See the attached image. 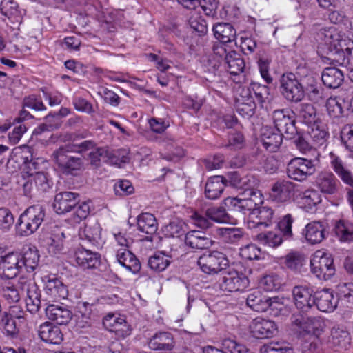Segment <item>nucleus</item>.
I'll list each match as a JSON object with an SVG mask.
<instances>
[{
  "label": "nucleus",
  "mask_w": 353,
  "mask_h": 353,
  "mask_svg": "<svg viewBox=\"0 0 353 353\" xmlns=\"http://www.w3.org/2000/svg\"><path fill=\"white\" fill-rule=\"evenodd\" d=\"M20 252H11L0 257V277L12 279L22 270Z\"/></svg>",
  "instance_id": "obj_10"
},
{
  "label": "nucleus",
  "mask_w": 353,
  "mask_h": 353,
  "mask_svg": "<svg viewBox=\"0 0 353 353\" xmlns=\"http://www.w3.org/2000/svg\"><path fill=\"white\" fill-rule=\"evenodd\" d=\"M227 182L234 188L248 191V190L253 188L255 180L252 176L245 175L241 176L237 172H232L228 174Z\"/></svg>",
  "instance_id": "obj_33"
},
{
  "label": "nucleus",
  "mask_w": 353,
  "mask_h": 353,
  "mask_svg": "<svg viewBox=\"0 0 353 353\" xmlns=\"http://www.w3.org/2000/svg\"><path fill=\"white\" fill-rule=\"evenodd\" d=\"M296 111L299 119L310 127L321 121L316 119V109L311 103H301L296 108Z\"/></svg>",
  "instance_id": "obj_36"
},
{
  "label": "nucleus",
  "mask_w": 353,
  "mask_h": 353,
  "mask_svg": "<svg viewBox=\"0 0 353 353\" xmlns=\"http://www.w3.org/2000/svg\"><path fill=\"white\" fill-rule=\"evenodd\" d=\"M14 222L11 211L6 208H0V229L3 232L8 231Z\"/></svg>",
  "instance_id": "obj_59"
},
{
  "label": "nucleus",
  "mask_w": 353,
  "mask_h": 353,
  "mask_svg": "<svg viewBox=\"0 0 353 353\" xmlns=\"http://www.w3.org/2000/svg\"><path fill=\"white\" fill-rule=\"evenodd\" d=\"M15 310H19V308L16 306L11 307L10 312H3L0 315V327L10 336H14L18 333L14 318L22 317L21 314H15Z\"/></svg>",
  "instance_id": "obj_30"
},
{
  "label": "nucleus",
  "mask_w": 353,
  "mask_h": 353,
  "mask_svg": "<svg viewBox=\"0 0 353 353\" xmlns=\"http://www.w3.org/2000/svg\"><path fill=\"white\" fill-rule=\"evenodd\" d=\"M70 150L65 146L59 147L54 150L52 157L59 169L65 174H72L79 170L83 166V161L79 157L69 155Z\"/></svg>",
  "instance_id": "obj_6"
},
{
  "label": "nucleus",
  "mask_w": 353,
  "mask_h": 353,
  "mask_svg": "<svg viewBox=\"0 0 353 353\" xmlns=\"http://www.w3.org/2000/svg\"><path fill=\"white\" fill-rule=\"evenodd\" d=\"M225 63L232 75L236 76L242 73L245 67L244 60L234 51H231L226 55Z\"/></svg>",
  "instance_id": "obj_42"
},
{
  "label": "nucleus",
  "mask_w": 353,
  "mask_h": 353,
  "mask_svg": "<svg viewBox=\"0 0 353 353\" xmlns=\"http://www.w3.org/2000/svg\"><path fill=\"white\" fill-rule=\"evenodd\" d=\"M320 190L325 194L331 193V173L327 172H321L316 181Z\"/></svg>",
  "instance_id": "obj_63"
},
{
  "label": "nucleus",
  "mask_w": 353,
  "mask_h": 353,
  "mask_svg": "<svg viewBox=\"0 0 353 353\" xmlns=\"http://www.w3.org/2000/svg\"><path fill=\"white\" fill-rule=\"evenodd\" d=\"M294 219L290 214L284 215L278 222L277 228L285 240L292 239L293 232L292 225Z\"/></svg>",
  "instance_id": "obj_48"
},
{
  "label": "nucleus",
  "mask_w": 353,
  "mask_h": 353,
  "mask_svg": "<svg viewBox=\"0 0 353 353\" xmlns=\"http://www.w3.org/2000/svg\"><path fill=\"white\" fill-rule=\"evenodd\" d=\"M195 8L200 6L205 14L209 17H214L216 14V10L219 2L217 0H196Z\"/></svg>",
  "instance_id": "obj_62"
},
{
  "label": "nucleus",
  "mask_w": 353,
  "mask_h": 353,
  "mask_svg": "<svg viewBox=\"0 0 353 353\" xmlns=\"http://www.w3.org/2000/svg\"><path fill=\"white\" fill-rule=\"evenodd\" d=\"M270 297L263 294L259 290H256L248 295L247 305L254 311L263 312L268 310V301Z\"/></svg>",
  "instance_id": "obj_34"
},
{
  "label": "nucleus",
  "mask_w": 353,
  "mask_h": 353,
  "mask_svg": "<svg viewBox=\"0 0 353 353\" xmlns=\"http://www.w3.org/2000/svg\"><path fill=\"white\" fill-rule=\"evenodd\" d=\"M20 262L22 269L28 272H33L38 266L40 255L35 246L26 245L20 252Z\"/></svg>",
  "instance_id": "obj_22"
},
{
  "label": "nucleus",
  "mask_w": 353,
  "mask_h": 353,
  "mask_svg": "<svg viewBox=\"0 0 353 353\" xmlns=\"http://www.w3.org/2000/svg\"><path fill=\"white\" fill-rule=\"evenodd\" d=\"M321 202L319 192L313 190L305 191L300 197L299 203L301 207L307 212H313L315 207Z\"/></svg>",
  "instance_id": "obj_43"
},
{
  "label": "nucleus",
  "mask_w": 353,
  "mask_h": 353,
  "mask_svg": "<svg viewBox=\"0 0 353 353\" xmlns=\"http://www.w3.org/2000/svg\"><path fill=\"white\" fill-rule=\"evenodd\" d=\"M45 217V209L41 205L28 207L19 216L17 225L22 236H29L35 232Z\"/></svg>",
  "instance_id": "obj_2"
},
{
  "label": "nucleus",
  "mask_w": 353,
  "mask_h": 353,
  "mask_svg": "<svg viewBox=\"0 0 353 353\" xmlns=\"http://www.w3.org/2000/svg\"><path fill=\"white\" fill-rule=\"evenodd\" d=\"M44 291L53 300L65 299L68 295L67 286L56 274H48L42 277Z\"/></svg>",
  "instance_id": "obj_12"
},
{
  "label": "nucleus",
  "mask_w": 353,
  "mask_h": 353,
  "mask_svg": "<svg viewBox=\"0 0 353 353\" xmlns=\"http://www.w3.org/2000/svg\"><path fill=\"white\" fill-rule=\"evenodd\" d=\"M314 172V168L310 160L304 158H294L288 163V176L293 180L303 181Z\"/></svg>",
  "instance_id": "obj_9"
},
{
  "label": "nucleus",
  "mask_w": 353,
  "mask_h": 353,
  "mask_svg": "<svg viewBox=\"0 0 353 353\" xmlns=\"http://www.w3.org/2000/svg\"><path fill=\"white\" fill-rule=\"evenodd\" d=\"M284 135L270 128H263L261 142L264 148L270 152H275L281 146Z\"/></svg>",
  "instance_id": "obj_26"
},
{
  "label": "nucleus",
  "mask_w": 353,
  "mask_h": 353,
  "mask_svg": "<svg viewBox=\"0 0 353 353\" xmlns=\"http://www.w3.org/2000/svg\"><path fill=\"white\" fill-rule=\"evenodd\" d=\"M292 294L296 307L303 312L310 309L316 303L313 290L307 285L295 286L292 290Z\"/></svg>",
  "instance_id": "obj_16"
},
{
  "label": "nucleus",
  "mask_w": 353,
  "mask_h": 353,
  "mask_svg": "<svg viewBox=\"0 0 353 353\" xmlns=\"http://www.w3.org/2000/svg\"><path fill=\"white\" fill-rule=\"evenodd\" d=\"M163 232L167 236L179 237L184 233L183 223L179 221H171L164 227Z\"/></svg>",
  "instance_id": "obj_64"
},
{
  "label": "nucleus",
  "mask_w": 353,
  "mask_h": 353,
  "mask_svg": "<svg viewBox=\"0 0 353 353\" xmlns=\"http://www.w3.org/2000/svg\"><path fill=\"white\" fill-rule=\"evenodd\" d=\"M137 224L140 232L150 235L146 237V240L152 241V235L154 234L158 229V223L155 216L151 213H141L137 217Z\"/></svg>",
  "instance_id": "obj_25"
},
{
  "label": "nucleus",
  "mask_w": 353,
  "mask_h": 353,
  "mask_svg": "<svg viewBox=\"0 0 353 353\" xmlns=\"http://www.w3.org/2000/svg\"><path fill=\"white\" fill-rule=\"evenodd\" d=\"M117 259L118 262L133 274L138 273L141 270V263L136 256L126 248L117 250Z\"/></svg>",
  "instance_id": "obj_28"
},
{
  "label": "nucleus",
  "mask_w": 353,
  "mask_h": 353,
  "mask_svg": "<svg viewBox=\"0 0 353 353\" xmlns=\"http://www.w3.org/2000/svg\"><path fill=\"white\" fill-rule=\"evenodd\" d=\"M170 264V259L162 252L156 253L151 256L148 262L150 268L156 272L165 270Z\"/></svg>",
  "instance_id": "obj_47"
},
{
  "label": "nucleus",
  "mask_w": 353,
  "mask_h": 353,
  "mask_svg": "<svg viewBox=\"0 0 353 353\" xmlns=\"http://www.w3.org/2000/svg\"><path fill=\"white\" fill-rule=\"evenodd\" d=\"M349 110V103L344 97H337L332 93V114L335 118L343 117L344 112Z\"/></svg>",
  "instance_id": "obj_53"
},
{
  "label": "nucleus",
  "mask_w": 353,
  "mask_h": 353,
  "mask_svg": "<svg viewBox=\"0 0 353 353\" xmlns=\"http://www.w3.org/2000/svg\"><path fill=\"white\" fill-rule=\"evenodd\" d=\"M304 257L299 252H290L285 257V265L293 270L299 269L303 265Z\"/></svg>",
  "instance_id": "obj_57"
},
{
  "label": "nucleus",
  "mask_w": 353,
  "mask_h": 353,
  "mask_svg": "<svg viewBox=\"0 0 353 353\" xmlns=\"http://www.w3.org/2000/svg\"><path fill=\"white\" fill-rule=\"evenodd\" d=\"M65 234L63 232L52 233L46 239V246L48 252L55 255L62 252L64 248Z\"/></svg>",
  "instance_id": "obj_40"
},
{
  "label": "nucleus",
  "mask_w": 353,
  "mask_h": 353,
  "mask_svg": "<svg viewBox=\"0 0 353 353\" xmlns=\"http://www.w3.org/2000/svg\"><path fill=\"white\" fill-rule=\"evenodd\" d=\"M214 37L222 43H230L235 40L236 32L229 23H218L213 26Z\"/></svg>",
  "instance_id": "obj_32"
},
{
  "label": "nucleus",
  "mask_w": 353,
  "mask_h": 353,
  "mask_svg": "<svg viewBox=\"0 0 353 353\" xmlns=\"http://www.w3.org/2000/svg\"><path fill=\"white\" fill-rule=\"evenodd\" d=\"M302 234L308 243L317 244L325 238V228L319 221H312L305 225Z\"/></svg>",
  "instance_id": "obj_24"
},
{
  "label": "nucleus",
  "mask_w": 353,
  "mask_h": 353,
  "mask_svg": "<svg viewBox=\"0 0 353 353\" xmlns=\"http://www.w3.org/2000/svg\"><path fill=\"white\" fill-rule=\"evenodd\" d=\"M292 350L285 343L271 342L260 348V353H292Z\"/></svg>",
  "instance_id": "obj_54"
},
{
  "label": "nucleus",
  "mask_w": 353,
  "mask_h": 353,
  "mask_svg": "<svg viewBox=\"0 0 353 353\" xmlns=\"http://www.w3.org/2000/svg\"><path fill=\"white\" fill-rule=\"evenodd\" d=\"M250 330L254 337L265 339L272 337L277 330V327L274 321L258 317L252 320Z\"/></svg>",
  "instance_id": "obj_18"
},
{
  "label": "nucleus",
  "mask_w": 353,
  "mask_h": 353,
  "mask_svg": "<svg viewBox=\"0 0 353 353\" xmlns=\"http://www.w3.org/2000/svg\"><path fill=\"white\" fill-rule=\"evenodd\" d=\"M185 243L192 249H208L213 244V241L199 231L188 232L185 236Z\"/></svg>",
  "instance_id": "obj_27"
},
{
  "label": "nucleus",
  "mask_w": 353,
  "mask_h": 353,
  "mask_svg": "<svg viewBox=\"0 0 353 353\" xmlns=\"http://www.w3.org/2000/svg\"><path fill=\"white\" fill-rule=\"evenodd\" d=\"M197 264L203 272L215 274L225 270L229 266V260L221 252L206 251L198 258Z\"/></svg>",
  "instance_id": "obj_3"
},
{
  "label": "nucleus",
  "mask_w": 353,
  "mask_h": 353,
  "mask_svg": "<svg viewBox=\"0 0 353 353\" xmlns=\"http://www.w3.org/2000/svg\"><path fill=\"white\" fill-rule=\"evenodd\" d=\"M220 234L225 242L234 243L243 237V232L240 228H225L220 229Z\"/></svg>",
  "instance_id": "obj_51"
},
{
  "label": "nucleus",
  "mask_w": 353,
  "mask_h": 353,
  "mask_svg": "<svg viewBox=\"0 0 353 353\" xmlns=\"http://www.w3.org/2000/svg\"><path fill=\"white\" fill-rule=\"evenodd\" d=\"M40 339L45 343L59 345L63 340V334L61 329L50 322L42 323L38 330Z\"/></svg>",
  "instance_id": "obj_20"
},
{
  "label": "nucleus",
  "mask_w": 353,
  "mask_h": 353,
  "mask_svg": "<svg viewBox=\"0 0 353 353\" xmlns=\"http://www.w3.org/2000/svg\"><path fill=\"white\" fill-rule=\"evenodd\" d=\"M92 305L87 302L79 304L77 325L79 327H86L91 325L94 314H92Z\"/></svg>",
  "instance_id": "obj_41"
},
{
  "label": "nucleus",
  "mask_w": 353,
  "mask_h": 353,
  "mask_svg": "<svg viewBox=\"0 0 353 353\" xmlns=\"http://www.w3.org/2000/svg\"><path fill=\"white\" fill-rule=\"evenodd\" d=\"M251 88L261 106H263V103L269 101L271 99L270 90L268 86L261 85L259 83H252Z\"/></svg>",
  "instance_id": "obj_52"
},
{
  "label": "nucleus",
  "mask_w": 353,
  "mask_h": 353,
  "mask_svg": "<svg viewBox=\"0 0 353 353\" xmlns=\"http://www.w3.org/2000/svg\"><path fill=\"white\" fill-rule=\"evenodd\" d=\"M332 46H334V48H332V66L345 65L347 62L346 57L347 54L344 50L345 41L338 39V43L332 41Z\"/></svg>",
  "instance_id": "obj_45"
},
{
  "label": "nucleus",
  "mask_w": 353,
  "mask_h": 353,
  "mask_svg": "<svg viewBox=\"0 0 353 353\" xmlns=\"http://www.w3.org/2000/svg\"><path fill=\"white\" fill-rule=\"evenodd\" d=\"M336 290L339 301L353 303V283H340Z\"/></svg>",
  "instance_id": "obj_50"
},
{
  "label": "nucleus",
  "mask_w": 353,
  "mask_h": 353,
  "mask_svg": "<svg viewBox=\"0 0 353 353\" xmlns=\"http://www.w3.org/2000/svg\"><path fill=\"white\" fill-rule=\"evenodd\" d=\"M1 294L9 303H17L20 300L19 290L12 285L3 286Z\"/></svg>",
  "instance_id": "obj_61"
},
{
  "label": "nucleus",
  "mask_w": 353,
  "mask_h": 353,
  "mask_svg": "<svg viewBox=\"0 0 353 353\" xmlns=\"http://www.w3.org/2000/svg\"><path fill=\"white\" fill-rule=\"evenodd\" d=\"M46 317L58 325H67L72 318V312L63 305L51 304L46 309Z\"/></svg>",
  "instance_id": "obj_19"
},
{
  "label": "nucleus",
  "mask_w": 353,
  "mask_h": 353,
  "mask_svg": "<svg viewBox=\"0 0 353 353\" xmlns=\"http://www.w3.org/2000/svg\"><path fill=\"white\" fill-rule=\"evenodd\" d=\"M332 168L338 176L347 185L353 187V174L339 157L332 154Z\"/></svg>",
  "instance_id": "obj_37"
},
{
  "label": "nucleus",
  "mask_w": 353,
  "mask_h": 353,
  "mask_svg": "<svg viewBox=\"0 0 353 353\" xmlns=\"http://www.w3.org/2000/svg\"><path fill=\"white\" fill-rule=\"evenodd\" d=\"M350 345V333L343 327H338L332 330V348L336 351L345 350Z\"/></svg>",
  "instance_id": "obj_39"
},
{
  "label": "nucleus",
  "mask_w": 353,
  "mask_h": 353,
  "mask_svg": "<svg viewBox=\"0 0 353 353\" xmlns=\"http://www.w3.org/2000/svg\"><path fill=\"white\" fill-rule=\"evenodd\" d=\"M1 11L12 23L20 24L22 22L23 12L14 1L3 0L1 3Z\"/></svg>",
  "instance_id": "obj_35"
},
{
  "label": "nucleus",
  "mask_w": 353,
  "mask_h": 353,
  "mask_svg": "<svg viewBox=\"0 0 353 353\" xmlns=\"http://www.w3.org/2000/svg\"><path fill=\"white\" fill-rule=\"evenodd\" d=\"M218 283L221 290L232 292L246 289L249 286V280L243 273L229 269L223 274Z\"/></svg>",
  "instance_id": "obj_7"
},
{
  "label": "nucleus",
  "mask_w": 353,
  "mask_h": 353,
  "mask_svg": "<svg viewBox=\"0 0 353 353\" xmlns=\"http://www.w3.org/2000/svg\"><path fill=\"white\" fill-rule=\"evenodd\" d=\"M80 196L77 192L64 191L54 196L53 208L56 213L62 214L70 212L79 203Z\"/></svg>",
  "instance_id": "obj_14"
},
{
  "label": "nucleus",
  "mask_w": 353,
  "mask_h": 353,
  "mask_svg": "<svg viewBox=\"0 0 353 353\" xmlns=\"http://www.w3.org/2000/svg\"><path fill=\"white\" fill-rule=\"evenodd\" d=\"M262 203V194L252 188L243 191L241 197L226 198L223 204L227 207L228 210L245 214L247 211L253 212Z\"/></svg>",
  "instance_id": "obj_1"
},
{
  "label": "nucleus",
  "mask_w": 353,
  "mask_h": 353,
  "mask_svg": "<svg viewBox=\"0 0 353 353\" xmlns=\"http://www.w3.org/2000/svg\"><path fill=\"white\" fill-rule=\"evenodd\" d=\"M148 345L154 350H171L174 345L172 334L167 332L157 333L150 340Z\"/></svg>",
  "instance_id": "obj_31"
},
{
  "label": "nucleus",
  "mask_w": 353,
  "mask_h": 353,
  "mask_svg": "<svg viewBox=\"0 0 353 353\" xmlns=\"http://www.w3.org/2000/svg\"><path fill=\"white\" fill-rule=\"evenodd\" d=\"M274 216V211L271 208L267 206L258 207L253 212L249 213L247 222L248 228L256 229L267 228L272 223Z\"/></svg>",
  "instance_id": "obj_15"
},
{
  "label": "nucleus",
  "mask_w": 353,
  "mask_h": 353,
  "mask_svg": "<svg viewBox=\"0 0 353 353\" xmlns=\"http://www.w3.org/2000/svg\"><path fill=\"white\" fill-rule=\"evenodd\" d=\"M282 285L281 278L276 274L267 275L261 281V285L268 292L278 290Z\"/></svg>",
  "instance_id": "obj_56"
},
{
  "label": "nucleus",
  "mask_w": 353,
  "mask_h": 353,
  "mask_svg": "<svg viewBox=\"0 0 353 353\" xmlns=\"http://www.w3.org/2000/svg\"><path fill=\"white\" fill-rule=\"evenodd\" d=\"M334 232L341 242L353 241V225L339 221L335 225Z\"/></svg>",
  "instance_id": "obj_46"
},
{
  "label": "nucleus",
  "mask_w": 353,
  "mask_h": 353,
  "mask_svg": "<svg viewBox=\"0 0 353 353\" xmlns=\"http://www.w3.org/2000/svg\"><path fill=\"white\" fill-rule=\"evenodd\" d=\"M311 137L317 145H322L329 137L328 126L327 123L319 121L317 123L311 126Z\"/></svg>",
  "instance_id": "obj_44"
},
{
  "label": "nucleus",
  "mask_w": 353,
  "mask_h": 353,
  "mask_svg": "<svg viewBox=\"0 0 353 353\" xmlns=\"http://www.w3.org/2000/svg\"><path fill=\"white\" fill-rule=\"evenodd\" d=\"M294 184L285 180L276 181L272 188L271 198L277 203L288 201L292 196Z\"/></svg>",
  "instance_id": "obj_21"
},
{
  "label": "nucleus",
  "mask_w": 353,
  "mask_h": 353,
  "mask_svg": "<svg viewBox=\"0 0 353 353\" xmlns=\"http://www.w3.org/2000/svg\"><path fill=\"white\" fill-rule=\"evenodd\" d=\"M276 131L286 139H291L296 134L297 130L295 127V121L291 118L284 110H276L273 112L272 115Z\"/></svg>",
  "instance_id": "obj_13"
},
{
  "label": "nucleus",
  "mask_w": 353,
  "mask_h": 353,
  "mask_svg": "<svg viewBox=\"0 0 353 353\" xmlns=\"http://www.w3.org/2000/svg\"><path fill=\"white\" fill-rule=\"evenodd\" d=\"M279 91L289 102H300L305 97L302 84L293 73L283 74L279 79Z\"/></svg>",
  "instance_id": "obj_4"
},
{
  "label": "nucleus",
  "mask_w": 353,
  "mask_h": 353,
  "mask_svg": "<svg viewBox=\"0 0 353 353\" xmlns=\"http://www.w3.org/2000/svg\"><path fill=\"white\" fill-rule=\"evenodd\" d=\"M26 293L27 310L32 314L36 313L41 306V291L36 283L31 284L30 288Z\"/></svg>",
  "instance_id": "obj_38"
},
{
  "label": "nucleus",
  "mask_w": 353,
  "mask_h": 353,
  "mask_svg": "<svg viewBox=\"0 0 353 353\" xmlns=\"http://www.w3.org/2000/svg\"><path fill=\"white\" fill-rule=\"evenodd\" d=\"M75 261L83 270L96 269L101 264V254L83 248H79L74 253Z\"/></svg>",
  "instance_id": "obj_17"
},
{
  "label": "nucleus",
  "mask_w": 353,
  "mask_h": 353,
  "mask_svg": "<svg viewBox=\"0 0 353 353\" xmlns=\"http://www.w3.org/2000/svg\"><path fill=\"white\" fill-rule=\"evenodd\" d=\"M225 206H212L207 208L204 214L195 212L191 216L194 223L201 229H208L211 227L210 221L216 223H228L230 221L229 214L226 212Z\"/></svg>",
  "instance_id": "obj_5"
},
{
  "label": "nucleus",
  "mask_w": 353,
  "mask_h": 353,
  "mask_svg": "<svg viewBox=\"0 0 353 353\" xmlns=\"http://www.w3.org/2000/svg\"><path fill=\"white\" fill-rule=\"evenodd\" d=\"M239 254L245 260H260L263 258L261 250L254 244H249L241 248Z\"/></svg>",
  "instance_id": "obj_55"
},
{
  "label": "nucleus",
  "mask_w": 353,
  "mask_h": 353,
  "mask_svg": "<svg viewBox=\"0 0 353 353\" xmlns=\"http://www.w3.org/2000/svg\"><path fill=\"white\" fill-rule=\"evenodd\" d=\"M89 158L91 165L95 167H99L101 161L114 165H117L119 162L116 154L106 147L94 148L89 153Z\"/></svg>",
  "instance_id": "obj_23"
},
{
  "label": "nucleus",
  "mask_w": 353,
  "mask_h": 353,
  "mask_svg": "<svg viewBox=\"0 0 353 353\" xmlns=\"http://www.w3.org/2000/svg\"><path fill=\"white\" fill-rule=\"evenodd\" d=\"M329 288H324L322 292L324 294L315 297L316 307L319 310L323 312H328L331 308V294H329Z\"/></svg>",
  "instance_id": "obj_58"
},
{
  "label": "nucleus",
  "mask_w": 353,
  "mask_h": 353,
  "mask_svg": "<svg viewBox=\"0 0 353 353\" xmlns=\"http://www.w3.org/2000/svg\"><path fill=\"white\" fill-rule=\"evenodd\" d=\"M258 239L264 244L272 248H276L281 245L283 241H285L281 234H277L274 232L261 233L258 234Z\"/></svg>",
  "instance_id": "obj_49"
},
{
  "label": "nucleus",
  "mask_w": 353,
  "mask_h": 353,
  "mask_svg": "<svg viewBox=\"0 0 353 353\" xmlns=\"http://www.w3.org/2000/svg\"><path fill=\"white\" fill-rule=\"evenodd\" d=\"M226 185V179L222 176L210 177L205 187V195L209 199H216L223 193Z\"/></svg>",
  "instance_id": "obj_29"
},
{
  "label": "nucleus",
  "mask_w": 353,
  "mask_h": 353,
  "mask_svg": "<svg viewBox=\"0 0 353 353\" xmlns=\"http://www.w3.org/2000/svg\"><path fill=\"white\" fill-rule=\"evenodd\" d=\"M313 273L319 279L329 280L331 278V254L329 252L317 250L310 260Z\"/></svg>",
  "instance_id": "obj_11"
},
{
  "label": "nucleus",
  "mask_w": 353,
  "mask_h": 353,
  "mask_svg": "<svg viewBox=\"0 0 353 353\" xmlns=\"http://www.w3.org/2000/svg\"><path fill=\"white\" fill-rule=\"evenodd\" d=\"M293 329L299 334L318 336L321 333V321L303 312L294 313L291 316Z\"/></svg>",
  "instance_id": "obj_8"
},
{
  "label": "nucleus",
  "mask_w": 353,
  "mask_h": 353,
  "mask_svg": "<svg viewBox=\"0 0 353 353\" xmlns=\"http://www.w3.org/2000/svg\"><path fill=\"white\" fill-rule=\"evenodd\" d=\"M32 177L35 189L40 192H47L52 186L51 182L43 172H36Z\"/></svg>",
  "instance_id": "obj_60"
}]
</instances>
